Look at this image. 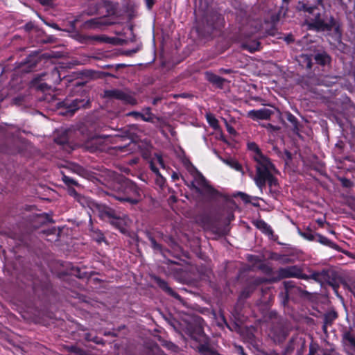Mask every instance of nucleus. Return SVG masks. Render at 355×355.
<instances>
[{
    "mask_svg": "<svg viewBox=\"0 0 355 355\" xmlns=\"http://www.w3.org/2000/svg\"><path fill=\"white\" fill-rule=\"evenodd\" d=\"M241 198H242V200L243 201H245V202H248L250 201V196H248V195L243 193H239Z\"/></svg>",
    "mask_w": 355,
    "mask_h": 355,
    "instance_id": "obj_28",
    "label": "nucleus"
},
{
    "mask_svg": "<svg viewBox=\"0 0 355 355\" xmlns=\"http://www.w3.org/2000/svg\"><path fill=\"white\" fill-rule=\"evenodd\" d=\"M223 162L237 171H241V165L234 159H223Z\"/></svg>",
    "mask_w": 355,
    "mask_h": 355,
    "instance_id": "obj_12",
    "label": "nucleus"
},
{
    "mask_svg": "<svg viewBox=\"0 0 355 355\" xmlns=\"http://www.w3.org/2000/svg\"><path fill=\"white\" fill-rule=\"evenodd\" d=\"M246 47L249 49V51L250 52H254V51H257L259 49V43L257 42H255L253 43L252 46H247Z\"/></svg>",
    "mask_w": 355,
    "mask_h": 355,
    "instance_id": "obj_26",
    "label": "nucleus"
},
{
    "mask_svg": "<svg viewBox=\"0 0 355 355\" xmlns=\"http://www.w3.org/2000/svg\"><path fill=\"white\" fill-rule=\"evenodd\" d=\"M269 127H270V128H272V129H274V130H275V129H276V128H275L274 126H272V125H269Z\"/></svg>",
    "mask_w": 355,
    "mask_h": 355,
    "instance_id": "obj_36",
    "label": "nucleus"
},
{
    "mask_svg": "<svg viewBox=\"0 0 355 355\" xmlns=\"http://www.w3.org/2000/svg\"><path fill=\"white\" fill-rule=\"evenodd\" d=\"M41 3H42V4L48 3V0H41Z\"/></svg>",
    "mask_w": 355,
    "mask_h": 355,
    "instance_id": "obj_32",
    "label": "nucleus"
},
{
    "mask_svg": "<svg viewBox=\"0 0 355 355\" xmlns=\"http://www.w3.org/2000/svg\"><path fill=\"white\" fill-rule=\"evenodd\" d=\"M206 119L208 123L214 129L216 130L218 128V121L214 116V114L211 113H207L206 114Z\"/></svg>",
    "mask_w": 355,
    "mask_h": 355,
    "instance_id": "obj_15",
    "label": "nucleus"
},
{
    "mask_svg": "<svg viewBox=\"0 0 355 355\" xmlns=\"http://www.w3.org/2000/svg\"><path fill=\"white\" fill-rule=\"evenodd\" d=\"M272 114V111L267 109L262 108L257 110H250L248 112V115L253 119H268Z\"/></svg>",
    "mask_w": 355,
    "mask_h": 355,
    "instance_id": "obj_6",
    "label": "nucleus"
},
{
    "mask_svg": "<svg viewBox=\"0 0 355 355\" xmlns=\"http://www.w3.org/2000/svg\"><path fill=\"white\" fill-rule=\"evenodd\" d=\"M255 225L259 229L262 230L264 233H266L268 235L272 234V231L270 227L267 223H266L264 221L257 220L255 223Z\"/></svg>",
    "mask_w": 355,
    "mask_h": 355,
    "instance_id": "obj_13",
    "label": "nucleus"
},
{
    "mask_svg": "<svg viewBox=\"0 0 355 355\" xmlns=\"http://www.w3.org/2000/svg\"><path fill=\"white\" fill-rule=\"evenodd\" d=\"M128 116H132L136 119H141V112H132L128 114Z\"/></svg>",
    "mask_w": 355,
    "mask_h": 355,
    "instance_id": "obj_27",
    "label": "nucleus"
},
{
    "mask_svg": "<svg viewBox=\"0 0 355 355\" xmlns=\"http://www.w3.org/2000/svg\"><path fill=\"white\" fill-rule=\"evenodd\" d=\"M248 148L254 152L253 157L257 162V174L254 181L257 185H262L266 178L268 177V168L270 167V162L261 152L255 143H249Z\"/></svg>",
    "mask_w": 355,
    "mask_h": 355,
    "instance_id": "obj_1",
    "label": "nucleus"
},
{
    "mask_svg": "<svg viewBox=\"0 0 355 355\" xmlns=\"http://www.w3.org/2000/svg\"><path fill=\"white\" fill-rule=\"evenodd\" d=\"M141 119L144 121H152L153 119V114L150 112L149 107L145 109L143 112H141Z\"/></svg>",
    "mask_w": 355,
    "mask_h": 355,
    "instance_id": "obj_17",
    "label": "nucleus"
},
{
    "mask_svg": "<svg viewBox=\"0 0 355 355\" xmlns=\"http://www.w3.org/2000/svg\"><path fill=\"white\" fill-rule=\"evenodd\" d=\"M336 318V314L335 313H329L325 316V324L324 325V328L326 327V325L328 323H330L332 320H334Z\"/></svg>",
    "mask_w": 355,
    "mask_h": 355,
    "instance_id": "obj_24",
    "label": "nucleus"
},
{
    "mask_svg": "<svg viewBox=\"0 0 355 355\" xmlns=\"http://www.w3.org/2000/svg\"><path fill=\"white\" fill-rule=\"evenodd\" d=\"M55 142H57L58 144H63L64 143H65L67 141V139L64 138L62 140H60L58 139H55Z\"/></svg>",
    "mask_w": 355,
    "mask_h": 355,
    "instance_id": "obj_30",
    "label": "nucleus"
},
{
    "mask_svg": "<svg viewBox=\"0 0 355 355\" xmlns=\"http://www.w3.org/2000/svg\"><path fill=\"white\" fill-rule=\"evenodd\" d=\"M302 271L297 266H290L283 268L280 274L284 277H298L301 275Z\"/></svg>",
    "mask_w": 355,
    "mask_h": 355,
    "instance_id": "obj_8",
    "label": "nucleus"
},
{
    "mask_svg": "<svg viewBox=\"0 0 355 355\" xmlns=\"http://www.w3.org/2000/svg\"><path fill=\"white\" fill-rule=\"evenodd\" d=\"M123 195L115 196L116 199L121 202H128L130 204H137L140 200L139 189L130 180L124 181L123 185Z\"/></svg>",
    "mask_w": 355,
    "mask_h": 355,
    "instance_id": "obj_2",
    "label": "nucleus"
},
{
    "mask_svg": "<svg viewBox=\"0 0 355 355\" xmlns=\"http://www.w3.org/2000/svg\"><path fill=\"white\" fill-rule=\"evenodd\" d=\"M205 77L208 81L218 87H221L223 85L224 79L211 72H206Z\"/></svg>",
    "mask_w": 355,
    "mask_h": 355,
    "instance_id": "obj_10",
    "label": "nucleus"
},
{
    "mask_svg": "<svg viewBox=\"0 0 355 355\" xmlns=\"http://www.w3.org/2000/svg\"><path fill=\"white\" fill-rule=\"evenodd\" d=\"M64 106L68 109V112L73 114L78 109L84 107L85 102L84 100L74 99L71 102L65 101Z\"/></svg>",
    "mask_w": 355,
    "mask_h": 355,
    "instance_id": "obj_9",
    "label": "nucleus"
},
{
    "mask_svg": "<svg viewBox=\"0 0 355 355\" xmlns=\"http://www.w3.org/2000/svg\"><path fill=\"white\" fill-rule=\"evenodd\" d=\"M191 186L200 192H207L214 194V189L207 183L203 175L198 171H195L193 174V180L191 182Z\"/></svg>",
    "mask_w": 355,
    "mask_h": 355,
    "instance_id": "obj_3",
    "label": "nucleus"
},
{
    "mask_svg": "<svg viewBox=\"0 0 355 355\" xmlns=\"http://www.w3.org/2000/svg\"><path fill=\"white\" fill-rule=\"evenodd\" d=\"M228 131L230 132H232L233 131V129L232 128H228Z\"/></svg>",
    "mask_w": 355,
    "mask_h": 355,
    "instance_id": "obj_35",
    "label": "nucleus"
},
{
    "mask_svg": "<svg viewBox=\"0 0 355 355\" xmlns=\"http://www.w3.org/2000/svg\"><path fill=\"white\" fill-rule=\"evenodd\" d=\"M342 343L345 351L349 355H355V336L351 331L343 332Z\"/></svg>",
    "mask_w": 355,
    "mask_h": 355,
    "instance_id": "obj_4",
    "label": "nucleus"
},
{
    "mask_svg": "<svg viewBox=\"0 0 355 355\" xmlns=\"http://www.w3.org/2000/svg\"><path fill=\"white\" fill-rule=\"evenodd\" d=\"M297 9L300 10L306 11L309 13H313L315 8L313 6H308L302 2H299Z\"/></svg>",
    "mask_w": 355,
    "mask_h": 355,
    "instance_id": "obj_19",
    "label": "nucleus"
},
{
    "mask_svg": "<svg viewBox=\"0 0 355 355\" xmlns=\"http://www.w3.org/2000/svg\"><path fill=\"white\" fill-rule=\"evenodd\" d=\"M315 58L318 63L322 65L329 63L330 61V58L326 53L317 54Z\"/></svg>",
    "mask_w": 355,
    "mask_h": 355,
    "instance_id": "obj_16",
    "label": "nucleus"
},
{
    "mask_svg": "<svg viewBox=\"0 0 355 355\" xmlns=\"http://www.w3.org/2000/svg\"><path fill=\"white\" fill-rule=\"evenodd\" d=\"M70 194L72 195V196H74L76 197H77L78 198V200L82 204V205H84L85 202H86L87 200V199H85V198L83 197H80L79 196L77 193L76 192V191L74 190H71L69 191Z\"/></svg>",
    "mask_w": 355,
    "mask_h": 355,
    "instance_id": "obj_25",
    "label": "nucleus"
},
{
    "mask_svg": "<svg viewBox=\"0 0 355 355\" xmlns=\"http://www.w3.org/2000/svg\"><path fill=\"white\" fill-rule=\"evenodd\" d=\"M64 181L67 183L75 184V182L73 180H72L70 178L67 176H64Z\"/></svg>",
    "mask_w": 355,
    "mask_h": 355,
    "instance_id": "obj_29",
    "label": "nucleus"
},
{
    "mask_svg": "<svg viewBox=\"0 0 355 355\" xmlns=\"http://www.w3.org/2000/svg\"><path fill=\"white\" fill-rule=\"evenodd\" d=\"M315 26L318 30L321 31H329L333 27H335L336 30L338 31V28L336 26V23L333 17L329 19V21L327 23L324 22L319 17L315 19Z\"/></svg>",
    "mask_w": 355,
    "mask_h": 355,
    "instance_id": "obj_7",
    "label": "nucleus"
},
{
    "mask_svg": "<svg viewBox=\"0 0 355 355\" xmlns=\"http://www.w3.org/2000/svg\"><path fill=\"white\" fill-rule=\"evenodd\" d=\"M159 163L162 167L164 166L162 158L159 155H157L155 158L153 159V161L150 163V168L152 171L155 173L156 174H159L158 169L154 166V162Z\"/></svg>",
    "mask_w": 355,
    "mask_h": 355,
    "instance_id": "obj_20",
    "label": "nucleus"
},
{
    "mask_svg": "<svg viewBox=\"0 0 355 355\" xmlns=\"http://www.w3.org/2000/svg\"><path fill=\"white\" fill-rule=\"evenodd\" d=\"M315 236L317 238L318 241L323 245L331 246V245L333 244V243L329 239H328L327 237L321 234H315Z\"/></svg>",
    "mask_w": 355,
    "mask_h": 355,
    "instance_id": "obj_21",
    "label": "nucleus"
},
{
    "mask_svg": "<svg viewBox=\"0 0 355 355\" xmlns=\"http://www.w3.org/2000/svg\"><path fill=\"white\" fill-rule=\"evenodd\" d=\"M300 234L308 241H313L315 239V235H314L311 231L308 230L304 232H300Z\"/></svg>",
    "mask_w": 355,
    "mask_h": 355,
    "instance_id": "obj_23",
    "label": "nucleus"
},
{
    "mask_svg": "<svg viewBox=\"0 0 355 355\" xmlns=\"http://www.w3.org/2000/svg\"><path fill=\"white\" fill-rule=\"evenodd\" d=\"M107 96L123 101L129 104H135L136 100L129 94L121 90H111L106 92Z\"/></svg>",
    "mask_w": 355,
    "mask_h": 355,
    "instance_id": "obj_5",
    "label": "nucleus"
},
{
    "mask_svg": "<svg viewBox=\"0 0 355 355\" xmlns=\"http://www.w3.org/2000/svg\"><path fill=\"white\" fill-rule=\"evenodd\" d=\"M151 243L154 248H155V249L159 248L158 245L157 244V243L155 242V241L154 239H151Z\"/></svg>",
    "mask_w": 355,
    "mask_h": 355,
    "instance_id": "obj_31",
    "label": "nucleus"
},
{
    "mask_svg": "<svg viewBox=\"0 0 355 355\" xmlns=\"http://www.w3.org/2000/svg\"><path fill=\"white\" fill-rule=\"evenodd\" d=\"M94 39L101 42H106V43H115V41L116 40L115 38H110L106 36H96L94 37Z\"/></svg>",
    "mask_w": 355,
    "mask_h": 355,
    "instance_id": "obj_22",
    "label": "nucleus"
},
{
    "mask_svg": "<svg viewBox=\"0 0 355 355\" xmlns=\"http://www.w3.org/2000/svg\"><path fill=\"white\" fill-rule=\"evenodd\" d=\"M159 286L164 291H166L170 295L174 296L175 297L178 298L179 295L175 293L170 287L168 286L167 284L162 280H159L158 282Z\"/></svg>",
    "mask_w": 355,
    "mask_h": 355,
    "instance_id": "obj_18",
    "label": "nucleus"
},
{
    "mask_svg": "<svg viewBox=\"0 0 355 355\" xmlns=\"http://www.w3.org/2000/svg\"><path fill=\"white\" fill-rule=\"evenodd\" d=\"M172 178H173V179L177 178H178V175H177L176 174H173V175H172Z\"/></svg>",
    "mask_w": 355,
    "mask_h": 355,
    "instance_id": "obj_34",
    "label": "nucleus"
},
{
    "mask_svg": "<svg viewBox=\"0 0 355 355\" xmlns=\"http://www.w3.org/2000/svg\"><path fill=\"white\" fill-rule=\"evenodd\" d=\"M105 23L102 19H93L86 21L85 26L89 28H98L101 26L103 25Z\"/></svg>",
    "mask_w": 355,
    "mask_h": 355,
    "instance_id": "obj_14",
    "label": "nucleus"
},
{
    "mask_svg": "<svg viewBox=\"0 0 355 355\" xmlns=\"http://www.w3.org/2000/svg\"><path fill=\"white\" fill-rule=\"evenodd\" d=\"M90 204H93V202H88V205H89V206H90Z\"/></svg>",
    "mask_w": 355,
    "mask_h": 355,
    "instance_id": "obj_37",
    "label": "nucleus"
},
{
    "mask_svg": "<svg viewBox=\"0 0 355 355\" xmlns=\"http://www.w3.org/2000/svg\"><path fill=\"white\" fill-rule=\"evenodd\" d=\"M272 171H275V168H274L273 165L270 163V167H268V171H267L268 177L264 180L262 185H261V186L257 185L261 190H262V188H263V187H264L266 182H268L270 186L275 185L276 184L277 181L272 177V175L271 174Z\"/></svg>",
    "mask_w": 355,
    "mask_h": 355,
    "instance_id": "obj_11",
    "label": "nucleus"
},
{
    "mask_svg": "<svg viewBox=\"0 0 355 355\" xmlns=\"http://www.w3.org/2000/svg\"><path fill=\"white\" fill-rule=\"evenodd\" d=\"M148 6L149 8L151 7V4H150V0H148Z\"/></svg>",
    "mask_w": 355,
    "mask_h": 355,
    "instance_id": "obj_33",
    "label": "nucleus"
}]
</instances>
